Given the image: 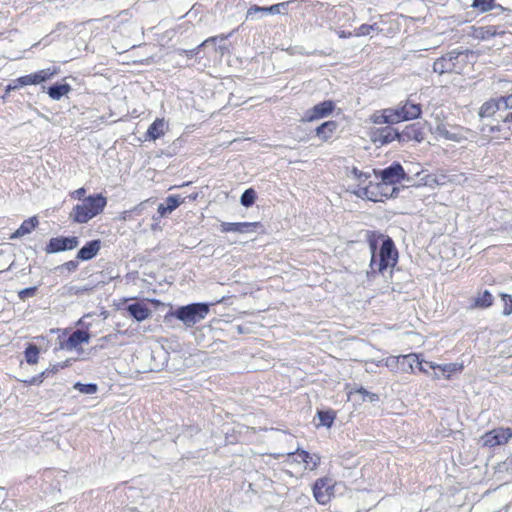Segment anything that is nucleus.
<instances>
[{
  "label": "nucleus",
  "instance_id": "a878e982",
  "mask_svg": "<svg viewBox=\"0 0 512 512\" xmlns=\"http://www.w3.org/2000/svg\"><path fill=\"white\" fill-rule=\"evenodd\" d=\"M493 301H494L493 295L488 290H485L482 293L478 294L474 298L472 307L473 308H488L493 304Z\"/></svg>",
  "mask_w": 512,
  "mask_h": 512
},
{
  "label": "nucleus",
  "instance_id": "f257e3e1",
  "mask_svg": "<svg viewBox=\"0 0 512 512\" xmlns=\"http://www.w3.org/2000/svg\"><path fill=\"white\" fill-rule=\"evenodd\" d=\"M372 252L370 267L373 272L383 273L392 269L398 260V252L389 237L381 236L370 242Z\"/></svg>",
  "mask_w": 512,
  "mask_h": 512
},
{
  "label": "nucleus",
  "instance_id": "c756f323",
  "mask_svg": "<svg viewBox=\"0 0 512 512\" xmlns=\"http://www.w3.org/2000/svg\"><path fill=\"white\" fill-rule=\"evenodd\" d=\"M40 356V350L39 348L34 344H29L25 351H24V357L28 364L34 365L37 364L39 361Z\"/></svg>",
  "mask_w": 512,
  "mask_h": 512
},
{
  "label": "nucleus",
  "instance_id": "58836bf2",
  "mask_svg": "<svg viewBox=\"0 0 512 512\" xmlns=\"http://www.w3.org/2000/svg\"><path fill=\"white\" fill-rule=\"evenodd\" d=\"M497 102L499 104L500 111H506L512 109V94L507 96L497 97Z\"/></svg>",
  "mask_w": 512,
  "mask_h": 512
},
{
  "label": "nucleus",
  "instance_id": "f704fd0d",
  "mask_svg": "<svg viewBox=\"0 0 512 512\" xmlns=\"http://www.w3.org/2000/svg\"><path fill=\"white\" fill-rule=\"evenodd\" d=\"M256 200V192L250 188L243 192L240 202L245 207H250L254 204Z\"/></svg>",
  "mask_w": 512,
  "mask_h": 512
},
{
  "label": "nucleus",
  "instance_id": "49530a36",
  "mask_svg": "<svg viewBox=\"0 0 512 512\" xmlns=\"http://www.w3.org/2000/svg\"><path fill=\"white\" fill-rule=\"evenodd\" d=\"M401 361V357L399 356H390L385 360V365L387 367H394L397 363Z\"/></svg>",
  "mask_w": 512,
  "mask_h": 512
},
{
  "label": "nucleus",
  "instance_id": "72a5a7b5",
  "mask_svg": "<svg viewBox=\"0 0 512 512\" xmlns=\"http://www.w3.org/2000/svg\"><path fill=\"white\" fill-rule=\"evenodd\" d=\"M400 357L403 363L407 362L408 364V368L404 370L407 373L413 372L414 364L416 363L417 365H419V362L421 361L419 355L415 353L400 355Z\"/></svg>",
  "mask_w": 512,
  "mask_h": 512
},
{
  "label": "nucleus",
  "instance_id": "bb28decb",
  "mask_svg": "<svg viewBox=\"0 0 512 512\" xmlns=\"http://www.w3.org/2000/svg\"><path fill=\"white\" fill-rule=\"evenodd\" d=\"M227 39V36L221 35V36H214L210 37L206 40H204L200 45H198L196 48L190 49V50H181V54H185L188 57H193L199 53V50L201 47L208 46L209 44H214L217 40L225 41Z\"/></svg>",
  "mask_w": 512,
  "mask_h": 512
},
{
  "label": "nucleus",
  "instance_id": "2f4dec72",
  "mask_svg": "<svg viewBox=\"0 0 512 512\" xmlns=\"http://www.w3.org/2000/svg\"><path fill=\"white\" fill-rule=\"evenodd\" d=\"M318 418L320 421V425L329 428L332 426L334 422L335 413L332 410L318 411Z\"/></svg>",
  "mask_w": 512,
  "mask_h": 512
},
{
  "label": "nucleus",
  "instance_id": "37998d69",
  "mask_svg": "<svg viewBox=\"0 0 512 512\" xmlns=\"http://www.w3.org/2000/svg\"><path fill=\"white\" fill-rule=\"evenodd\" d=\"M36 290H37L36 287L25 288V289L19 291L18 296L21 300H25L29 297H33L36 293Z\"/></svg>",
  "mask_w": 512,
  "mask_h": 512
},
{
  "label": "nucleus",
  "instance_id": "6e6552de",
  "mask_svg": "<svg viewBox=\"0 0 512 512\" xmlns=\"http://www.w3.org/2000/svg\"><path fill=\"white\" fill-rule=\"evenodd\" d=\"M90 341V334L87 331L76 330L73 331L67 339L60 340L59 348L66 351H76L81 353L83 345L88 344Z\"/></svg>",
  "mask_w": 512,
  "mask_h": 512
},
{
  "label": "nucleus",
  "instance_id": "4be33fe9",
  "mask_svg": "<svg viewBox=\"0 0 512 512\" xmlns=\"http://www.w3.org/2000/svg\"><path fill=\"white\" fill-rule=\"evenodd\" d=\"M399 132L390 126H386L380 129L375 136V141L380 142L381 144H387L395 139L399 138Z\"/></svg>",
  "mask_w": 512,
  "mask_h": 512
},
{
  "label": "nucleus",
  "instance_id": "7ed1b4c3",
  "mask_svg": "<svg viewBox=\"0 0 512 512\" xmlns=\"http://www.w3.org/2000/svg\"><path fill=\"white\" fill-rule=\"evenodd\" d=\"M421 113L422 109L420 104L407 100L398 107L387 108L380 114H374L372 120L375 124H394L401 121L417 119L421 116Z\"/></svg>",
  "mask_w": 512,
  "mask_h": 512
},
{
  "label": "nucleus",
  "instance_id": "dca6fc26",
  "mask_svg": "<svg viewBox=\"0 0 512 512\" xmlns=\"http://www.w3.org/2000/svg\"><path fill=\"white\" fill-rule=\"evenodd\" d=\"M168 130V123L164 118H157L147 129L146 138L149 140H157L162 137Z\"/></svg>",
  "mask_w": 512,
  "mask_h": 512
},
{
  "label": "nucleus",
  "instance_id": "13d9d810",
  "mask_svg": "<svg viewBox=\"0 0 512 512\" xmlns=\"http://www.w3.org/2000/svg\"><path fill=\"white\" fill-rule=\"evenodd\" d=\"M432 378H433V379L438 380V379H440V374H439V373H437V372H435V373L432 375Z\"/></svg>",
  "mask_w": 512,
  "mask_h": 512
},
{
  "label": "nucleus",
  "instance_id": "f8f14e48",
  "mask_svg": "<svg viewBox=\"0 0 512 512\" xmlns=\"http://www.w3.org/2000/svg\"><path fill=\"white\" fill-rule=\"evenodd\" d=\"M79 244L77 237H55L51 238L46 246L47 253H58L62 251L72 250Z\"/></svg>",
  "mask_w": 512,
  "mask_h": 512
},
{
  "label": "nucleus",
  "instance_id": "ea45409f",
  "mask_svg": "<svg viewBox=\"0 0 512 512\" xmlns=\"http://www.w3.org/2000/svg\"><path fill=\"white\" fill-rule=\"evenodd\" d=\"M501 299L504 303L503 314L508 316L512 314V296L509 294H501Z\"/></svg>",
  "mask_w": 512,
  "mask_h": 512
},
{
  "label": "nucleus",
  "instance_id": "a18cd8bd",
  "mask_svg": "<svg viewBox=\"0 0 512 512\" xmlns=\"http://www.w3.org/2000/svg\"><path fill=\"white\" fill-rule=\"evenodd\" d=\"M45 376H42V373L38 376H35L29 380H24L23 382L28 385H40L43 382Z\"/></svg>",
  "mask_w": 512,
  "mask_h": 512
},
{
  "label": "nucleus",
  "instance_id": "c85d7f7f",
  "mask_svg": "<svg viewBox=\"0 0 512 512\" xmlns=\"http://www.w3.org/2000/svg\"><path fill=\"white\" fill-rule=\"evenodd\" d=\"M497 34L495 26L478 27L474 30V37L479 40H488Z\"/></svg>",
  "mask_w": 512,
  "mask_h": 512
},
{
  "label": "nucleus",
  "instance_id": "0eeeda50",
  "mask_svg": "<svg viewBox=\"0 0 512 512\" xmlns=\"http://www.w3.org/2000/svg\"><path fill=\"white\" fill-rule=\"evenodd\" d=\"M461 55H463V51L458 49L448 52L435 60L433 64V71L438 74L453 72L459 73L462 69V67L458 65V59Z\"/></svg>",
  "mask_w": 512,
  "mask_h": 512
},
{
  "label": "nucleus",
  "instance_id": "cd10ccee",
  "mask_svg": "<svg viewBox=\"0 0 512 512\" xmlns=\"http://www.w3.org/2000/svg\"><path fill=\"white\" fill-rule=\"evenodd\" d=\"M472 7L481 13L491 11L495 8H502L495 0H473Z\"/></svg>",
  "mask_w": 512,
  "mask_h": 512
},
{
  "label": "nucleus",
  "instance_id": "3c124183",
  "mask_svg": "<svg viewBox=\"0 0 512 512\" xmlns=\"http://www.w3.org/2000/svg\"><path fill=\"white\" fill-rule=\"evenodd\" d=\"M427 361H423L421 360L419 362V365H418V368L419 370L422 372V373H425L427 374L428 373V370H427V367H429L427 364H426Z\"/></svg>",
  "mask_w": 512,
  "mask_h": 512
},
{
  "label": "nucleus",
  "instance_id": "5fc2aeb1",
  "mask_svg": "<svg viewBox=\"0 0 512 512\" xmlns=\"http://www.w3.org/2000/svg\"><path fill=\"white\" fill-rule=\"evenodd\" d=\"M131 214H132V211H131V210H129V211H124V212L122 213V217H121V218H122L123 220H128V219H130Z\"/></svg>",
  "mask_w": 512,
  "mask_h": 512
},
{
  "label": "nucleus",
  "instance_id": "9d476101",
  "mask_svg": "<svg viewBox=\"0 0 512 512\" xmlns=\"http://www.w3.org/2000/svg\"><path fill=\"white\" fill-rule=\"evenodd\" d=\"M335 109V103L331 100H325L308 109L304 114V120L312 122L329 116Z\"/></svg>",
  "mask_w": 512,
  "mask_h": 512
},
{
  "label": "nucleus",
  "instance_id": "20e7f679",
  "mask_svg": "<svg viewBox=\"0 0 512 512\" xmlns=\"http://www.w3.org/2000/svg\"><path fill=\"white\" fill-rule=\"evenodd\" d=\"M396 187L388 186L379 178V175L374 173V180L359 190V193L366 199L373 202H382L385 199L393 196Z\"/></svg>",
  "mask_w": 512,
  "mask_h": 512
},
{
  "label": "nucleus",
  "instance_id": "09e8293b",
  "mask_svg": "<svg viewBox=\"0 0 512 512\" xmlns=\"http://www.w3.org/2000/svg\"><path fill=\"white\" fill-rule=\"evenodd\" d=\"M18 83L20 85H22V87L27 86V85H32L31 84V76H30V74L19 77L18 78Z\"/></svg>",
  "mask_w": 512,
  "mask_h": 512
},
{
  "label": "nucleus",
  "instance_id": "b1692460",
  "mask_svg": "<svg viewBox=\"0 0 512 512\" xmlns=\"http://www.w3.org/2000/svg\"><path fill=\"white\" fill-rule=\"evenodd\" d=\"M300 457L302 458L301 470H314L319 465L320 457L317 454H309L308 452L301 450Z\"/></svg>",
  "mask_w": 512,
  "mask_h": 512
},
{
  "label": "nucleus",
  "instance_id": "412c9836",
  "mask_svg": "<svg viewBox=\"0 0 512 512\" xmlns=\"http://www.w3.org/2000/svg\"><path fill=\"white\" fill-rule=\"evenodd\" d=\"M38 225V219L36 216L30 217L25 220L20 227L11 235V239L23 237L30 234Z\"/></svg>",
  "mask_w": 512,
  "mask_h": 512
},
{
  "label": "nucleus",
  "instance_id": "473e14b6",
  "mask_svg": "<svg viewBox=\"0 0 512 512\" xmlns=\"http://www.w3.org/2000/svg\"><path fill=\"white\" fill-rule=\"evenodd\" d=\"M60 69L58 67H48L42 70L37 71L38 78L41 83L50 80L53 76L59 73Z\"/></svg>",
  "mask_w": 512,
  "mask_h": 512
},
{
  "label": "nucleus",
  "instance_id": "7c9ffc66",
  "mask_svg": "<svg viewBox=\"0 0 512 512\" xmlns=\"http://www.w3.org/2000/svg\"><path fill=\"white\" fill-rule=\"evenodd\" d=\"M355 394L361 395L362 401L376 402L379 400V396L377 394L368 392L364 388H359L355 391L348 392V398H351Z\"/></svg>",
  "mask_w": 512,
  "mask_h": 512
},
{
  "label": "nucleus",
  "instance_id": "4468645a",
  "mask_svg": "<svg viewBox=\"0 0 512 512\" xmlns=\"http://www.w3.org/2000/svg\"><path fill=\"white\" fill-rule=\"evenodd\" d=\"M259 223L257 222H222L220 231L223 233L235 232L240 234L252 233L255 231Z\"/></svg>",
  "mask_w": 512,
  "mask_h": 512
},
{
  "label": "nucleus",
  "instance_id": "bf43d9fd",
  "mask_svg": "<svg viewBox=\"0 0 512 512\" xmlns=\"http://www.w3.org/2000/svg\"><path fill=\"white\" fill-rule=\"evenodd\" d=\"M225 49H226V47H225V46H221V45L219 46V50H220L221 52H223V50H225Z\"/></svg>",
  "mask_w": 512,
  "mask_h": 512
},
{
  "label": "nucleus",
  "instance_id": "603ef678",
  "mask_svg": "<svg viewBox=\"0 0 512 512\" xmlns=\"http://www.w3.org/2000/svg\"><path fill=\"white\" fill-rule=\"evenodd\" d=\"M30 76H31V84H32V85H38V84H41V82H40V80H39L38 75H37V73H36V72H35V73H31V74H30Z\"/></svg>",
  "mask_w": 512,
  "mask_h": 512
},
{
  "label": "nucleus",
  "instance_id": "4d7b16f0",
  "mask_svg": "<svg viewBox=\"0 0 512 512\" xmlns=\"http://www.w3.org/2000/svg\"><path fill=\"white\" fill-rule=\"evenodd\" d=\"M66 266L68 269H71V268L75 267V264H74V262L70 261V262L66 263Z\"/></svg>",
  "mask_w": 512,
  "mask_h": 512
},
{
  "label": "nucleus",
  "instance_id": "f3484780",
  "mask_svg": "<svg viewBox=\"0 0 512 512\" xmlns=\"http://www.w3.org/2000/svg\"><path fill=\"white\" fill-rule=\"evenodd\" d=\"M426 364L433 370L441 371L442 375L447 379H449L452 374L460 373L464 369L462 363H449L440 365L434 362H426Z\"/></svg>",
  "mask_w": 512,
  "mask_h": 512
},
{
  "label": "nucleus",
  "instance_id": "39448f33",
  "mask_svg": "<svg viewBox=\"0 0 512 512\" xmlns=\"http://www.w3.org/2000/svg\"><path fill=\"white\" fill-rule=\"evenodd\" d=\"M209 313V305L205 303H194L179 307L174 316L186 326L191 327L204 320Z\"/></svg>",
  "mask_w": 512,
  "mask_h": 512
},
{
  "label": "nucleus",
  "instance_id": "79ce46f5",
  "mask_svg": "<svg viewBox=\"0 0 512 512\" xmlns=\"http://www.w3.org/2000/svg\"><path fill=\"white\" fill-rule=\"evenodd\" d=\"M85 194H86V189L85 188H79V189H76L74 191H71L69 193V196L74 199V200H78V201H83L85 197Z\"/></svg>",
  "mask_w": 512,
  "mask_h": 512
},
{
  "label": "nucleus",
  "instance_id": "5701e85b",
  "mask_svg": "<svg viewBox=\"0 0 512 512\" xmlns=\"http://www.w3.org/2000/svg\"><path fill=\"white\" fill-rule=\"evenodd\" d=\"M71 89V86L67 83H56L48 88L47 93L51 99L58 101L67 95Z\"/></svg>",
  "mask_w": 512,
  "mask_h": 512
},
{
  "label": "nucleus",
  "instance_id": "c03bdc74",
  "mask_svg": "<svg viewBox=\"0 0 512 512\" xmlns=\"http://www.w3.org/2000/svg\"><path fill=\"white\" fill-rule=\"evenodd\" d=\"M300 451L301 450H297L296 452L291 453L288 456V460L292 464H296L298 466L299 470H301V466H302V458L300 457Z\"/></svg>",
  "mask_w": 512,
  "mask_h": 512
},
{
  "label": "nucleus",
  "instance_id": "864d4df0",
  "mask_svg": "<svg viewBox=\"0 0 512 512\" xmlns=\"http://www.w3.org/2000/svg\"><path fill=\"white\" fill-rule=\"evenodd\" d=\"M143 205H144V203H141V204H139V205L135 206V207L131 210V211H132V213L134 212V213L140 214V213L142 212Z\"/></svg>",
  "mask_w": 512,
  "mask_h": 512
},
{
  "label": "nucleus",
  "instance_id": "aec40b11",
  "mask_svg": "<svg viewBox=\"0 0 512 512\" xmlns=\"http://www.w3.org/2000/svg\"><path fill=\"white\" fill-rule=\"evenodd\" d=\"M337 128L338 123L336 121H326L316 128V136L323 141H327L333 137Z\"/></svg>",
  "mask_w": 512,
  "mask_h": 512
},
{
  "label": "nucleus",
  "instance_id": "6e6d98bb",
  "mask_svg": "<svg viewBox=\"0 0 512 512\" xmlns=\"http://www.w3.org/2000/svg\"><path fill=\"white\" fill-rule=\"evenodd\" d=\"M504 122H512V112L504 116Z\"/></svg>",
  "mask_w": 512,
  "mask_h": 512
},
{
  "label": "nucleus",
  "instance_id": "8fccbe9b",
  "mask_svg": "<svg viewBox=\"0 0 512 512\" xmlns=\"http://www.w3.org/2000/svg\"><path fill=\"white\" fill-rule=\"evenodd\" d=\"M158 213L161 217H164L167 214H170V211L167 210V206L164 203H161L158 206Z\"/></svg>",
  "mask_w": 512,
  "mask_h": 512
},
{
  "label": "nucleus",
  "instance_id": "4c0bfd02",
  "mask_svg": "<svg viewBox=\"0 0 512 512\" xmlns=\"http://www.w3.org/2000/svg\"><path fill=\"white\" fill-rule=\"evenodd\" d=\"M74 389L78 390L82 394L91 395L97 392L98 388L96 384H82L80 382L74 385Z\"/></svg>",
  "mask_w": 512,
  "mask_h": 512
},
{
  "label": "nucleus",
  "instance_id": "9b49d317",
  "mask_svg": "<svg viewBox=\"0 0 512 512\" xmlns=\"http://www.w3.org/2000/svg\"><path fill=\"white\" fill-rule=\"evenodd\" d=\"M379 178L388 186L393 187H395V184L399 183L405 178L407 181L411 180L399 163L384 169L380 173Z\"/></svg>",
  "mask_w": 512,
  "mask_h": 512
},
{
  "label": "nucleus",
  "instance_id": "ddd939ff",
  "mask_svg": "<svg viewBox=\"0 0 512 512\" xmlns=\"http://www.w3.org/2000/svg\"><path fill=\"white\" fill-rule=\"evenodd\" d=\"M289 1L287 2H281V3H277V4H274V5H271L269 7H261V6H258V5H252L248 10H247V19H255V15L258 14V13H261L262 15H267V14H271V15H277V14H284L286 9H287V6L289 5Z\"/></svg>",
  "mask_w": 512,
  "mask_h": 512
},
{
  "label": "nucleus",
  "instance_id": "a19ab883",
  "mask_svg": "<svg viewBox=\"0 0 512 512\" xmlns=\"http://www.w3.org/2000/svg\"><path fill=\"white\" fill-rule=\"evenodd\" d=\"M375 28V25H369V24H362L361 26H359V28L357 29V32H356V35L357 36H366V35H369L371 33V31H373Z\"/></svg>",
  "mask_w": 512,
  "mask_h": 512
},
{
  "label": "nucleus",
  "instance_id": "393cba45",
  "mask_svg": "<svg viewBox=\"0 0 512 512\" xmlns=\"http://www.w3.org/2000/svg\"><path fill=\"white\" fill-rule=\"evenodd\" d=\"M497 112H500L499 104L496 98H492L486 101L480 108L479 116L480 117H492Z\"/></svg>",
  "mask_w": 512,
  "mask_h": 512
},
{
  "label": "nucleus",
  "instance_id": "a211bd4d",
  "mask_svg": "<svg viewBox=\"0 0 512 512\" xmlns=\"http://www.w3.org/2000/svg\"><path fill=\"white\" fill-rule=\"evenodd\" d=\"M129 314L137 321H143L151 315V311L147 304L143 302H135L127 306Z\"/></svg>",
  "mask_w": 512,
  "mask_h": 512
},
{
  "label": "nucleus",
  "instance_id": "de8ad7c7",
  "mask_svg": "<svg viewBox=\"0 0 512 512\" xmlns=\"http://www.w3.org/2000/svg\"><path fill=\"white\" fill-rule=\"evenodd\" d=\"M21 87H22V85H20V84L18 83V78H17V79L13 80L11 83H9V84L6 86V92H7V93H9V92H11V91H13V90H16V89H19V88H21Z\"/></svg>",
  "mask_w": 512,
  "mask_h": 512
},
{
  "label": "nucleus",
  "instance_id": "423d86ee",
  "mask_svg": "<svg viewBox=\"0 0 512 512\" xmlns=\"http://www.w3.org/2000/svg\"><path fill=\"white\" fill-rule=\"evenodd\" d=\"M338 485L339 483L334 481L331 477L317 479L312 488L315 500L321 505L328 504Z\"/></svg>",
  "mask_w": 512,
  "mask_h": 512
},
{
  "label": "nucleus",
  "instance_id": "f03ea898",
  "mask_svg": "<svg viewBox=\"0 0 512 512\" xmlns=\"http://www.w3.org/2000/svg\"><path fill=\"white\" fill-rule=\"evenodd\" d=\"M107 205V199L102 194L90 195L77 203L69 213V219L77 224L88 223L101 214Z\"/></svg>",
  "mask_w": 512,
  "mask_h": 512
},
{
  "label": "nucleus",
  "instance_id": "1a4fd4ad",
  "mask_svg": "<svg viewBox=\"0 0 512 512\" xmlns=\"http://www.w3.org/2000/svg\"><path fill=\"white\" fill-rule=\"evenodd\" d=\"M512 438V430L510 428H496L481 437V443L486 447H494L507 443Z\"/></svg>",
  "mask_w": 512,
  "mask_h": 512
},
{
  "label": "nucleus",
  "instance_id": "6ab92c4d",
  "mask_svg": "<svg viewBox=\"0 0 512 512\" xmlns=\"http://www.w3.org/2000/svg\"><path fill=\"white\" fill-rule=\"evenodd\" d=\"M101 247L100 240H93L84 245L77 254V258L82 261H87L92 259L97 255Z\"/></svg>",
  "mask_w": 512,
  "mask_h": 512
},
{
  "label": "nucleus",
  "instance_id": "c9c22d12",
  "mask_svg": "<svg viewBox=\"0 0 512 512\" xmlns=\"http://www.w3.org/2000/svg\"><path fill=\"white\" fill-rule=\"evenodd\" d=\"M184 198L176 195H170L165 200V205L167 206V210L173 212L180 204L184 202Z\"/></svg>",
  "mask_w": 512,
  "mask_h": 512
},
{
  "label": "nucleus",
  "instance_id": "2eb2a0df",
  "mask_svg": "<svg viewBox=\"0 0 512 512\" xmlns=\"http://www.w3.org/2000/svg\"><path fill=\"white\" fill-rule=\"evenodd\" d=\"M435 134L438 137L452 141H460V139L462 138L459 128L448 126L445 123H438L436 125Z\"/></svg>",
  "mask_w": 512,
  "mask_h": 512
},
{
  "label": "nucleus",
  "instance_id": "e433bc0d",
  "mask_svg": "<svg viewBox=\"0 0 512 512\" xmlns=\"http://www.w3.org/2000/svg\"><path fill=\"white\" fill-rule=\"evenodd\" d=\"M69 364H70V361L67 360V361H64L61 363H56V364L50 365L47 369H45L42 372V376L49 377L50 375L57 373L59 370L64 369L65 367H68Z\"/></svg>",
  "mask_w": 512,
  "mask_h": 512
}]
</instances>
